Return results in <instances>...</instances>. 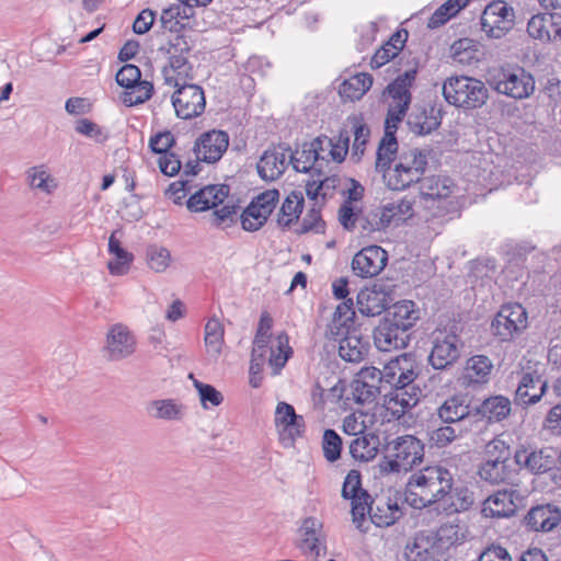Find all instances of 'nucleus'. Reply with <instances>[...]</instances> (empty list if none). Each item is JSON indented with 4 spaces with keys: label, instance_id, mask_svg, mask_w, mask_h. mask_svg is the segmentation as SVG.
Wrapping results in <instances>:
<instances>
[{
    "label": "nucleus",
    "instance_id": "obj_1",
    "mask_svg": "<svg viewBox=\"0 0 561 561\" xmlns=\"http://www.w3.org/2000/svg\"><path fill=\"white\" fill-rule=\"evenodd\" d=\"M453 472L444 466H426L408 480L404 500L413 508L421 510L439 505L451 490Z\"/></svg>",
    "mask_w": 561,
    "mask_h": 561
},
{
    "label": "nucleus",
    "instance_id": "obj_2",
    "mask_svg": "<svg viewBox=\"0 0 561 561\" xmlns=\"http://www.w3.org/2000/svg\"><path fill=\"white\" fill-rule=\"evenodd\" d=\"M424 455L425 444L416 436H397L385 444L378 471L381 476L408 472L423 462Z\"/></svg>",
    "mask_w": 561,
    "mask_h": 561
},
{
    "label": "nucleus",
    "instance_id": "obj_3",
    "mask_svg": "<svg viewBox=\"0 0 561 561\" xmlns=\"http://www.w3.org/2000/svg\"><path fill=\"white\" fill-rule=\"evenodd\" d=\"M477 473L483 482L491 485L508 484L513 481L515 469L511 446L499 437L490 440L484 447Z\"/></svg>",
    "mask_w": 561,
    "mask_h": 561
},
{
    "label": "nucleus",
    "instance_id": "obj_4",
    "mask_svg": "<svg viewBox=\"0 0 561 561\" xmlns=\"http://www.w3.org/2000/svg\"><path fill=\"white\" fill-rule=\"evenodd\" d=\"M443 95L450 105L465 110H476L486 103L489 90L479 79L456 76L445 80Z\"/></svg>",
    "mask_w": 561,
    "mask_h": 561
},
{
    "label": "nucleus",
    "instance_id": "obj_5",
    "mask_svg": "<svg viewBox=\"0 0 561 561\" xmlns=\"http://www.w3.org/2000/svg\"><path fill=\"white\" fill-rule=\"evenodd\" d=\"M491 87L500 94L514 100H524L535 92V78L520 66H504L490 80Z\"/></svg>",
    "mask_w": 561,
    "mask_h": 561
},
{
    "label": "nucleus",
    "instance_id": "obj_6",
    "mask_svg": "<svg viewBox=\"0 0 561 561\" xmlns=\"http://www.w3.org/2000/svg\"><path fill=\"white\" fill-rule=\"evenodd\" d=\"M426 165L427 157L419 149L401 152L399 161L388 174V186L394 191L409 187L412 183L421 181Z\"/></svg>",
    "mask_w": 561,
    "mask_h": 561
},
{
    "label": "nucleus",
    "instance_id": "obj_7",
    "mask_svg": "<svg viewBox=\"0 0 561 561\" xmlns=\"http://www.w3.org/2000/svg\"><path fill=\"white\" fill-rule=\"evenodd\" d=\"M294 545L302 558L319 561V558L327 553V536L322 522L313 516L304 518L297 529Z\"/></svg>",
    "mask_w": 561,
    "mask_h": 561
},
{
    "label": "nucleus",
    "instance_id": "obj_8",
    "mask_svg": "<svg viewBox=\"0 0 561 561\" xmlns=\"http://www.w3.org/2000/svg\"><path fill=\"white\" fill-rule=\"evenodd\" d=\"M528 325L526 309L518 302L501 307L491 322V333L500 342H511Z\"/></svg>",
    "mask_w": 561,
    "mask_h": 561
},
{
    "label": "nucleus",
    "instance_id": "obj_9",
    "mask_svg": "<svg viewBox=\"0 0 561 561\" xmlns=\"http://www.w3.org/2000/svg\"><path fill=\"white\" fill-rule=\"evenodd\" d=\"M432 344L428 363L434 369H448L459 359L462 343L454 331L436 329L432 333Z\"/></svg>",
    "mask_w": 561,
    "mask_h": 561
},
{
    "label": "nucleus",
    "instance_id": "obj_10",
    "mask_svg": "<svg viewBox=\"0 0 561 561\" xmlns=\"http://www.w3.org/2000/svg\"><path fill=\"white\" fill-rule=\"evenodd\" d=\"M178 89L171 101L176 116L182 119H192L201 116L206 107V98L202 87L190 82H179L174 79Z\"/></svg>",
    "mask_w": 561,
    "mask_h": 561
},
{
    "label": "nucleus",
    "instance_id": "obj_11",
    "mask_svg": "<svg viewBox=\"0 0 561 561\" xmlns=\"http://www.w3.org/2000/svg\"><path fill=\"white\" fill-rule=\"evenodd\" d=\"M515 13L503 0L489 3L480 19L481 30L490 38H501L514 26Z\"/></svg>",
    "mask_w": 561,
    "mask_h": 561
},
{
    "label": "nucleus",
    "instance_id": "obj_12",
    "mask_svg": "<svg viewBox=\"0 0 561 561\" xmlns=\"http://www.w3.org/2000/svg\"><path fill=\"white\" fill-rule=\"evenodd\" d=\"M136 337L122 323L112 325L106 334L103 347L104 357L110 362H118L131 356L136 351Z\"/></svg>",
    "mask_w": 561,
    "mask_h": 561
},
{
    "label": "nucleus",
    "instance_id": "obj_13",
    "mask_svg": "<svg viewBox=\"0 0 561 561\" xmlns=\"http://www.w3.org/2000/svg\"><path fill=\"white\" fill-rule=\"evenodd\" d=\"M442 118L440 106L425 102L413 106L408 115L407 124L413 134L425 136L432 134L440 126Z\"/></svg>",
    "mask_w": 561,
    "mask_h": 561
},
{
    "label": "nucleus",
    "instance_id": "obj_14",
    "mask_svg": "<svg viewBox=\"0 0 561 561\" xmlns=\"http://www.w3.org/2000/svg\"><path fill=\"white\" fill-rule=\"evenodd\" d=\"M388 262V253L379 245H368L358 251L352 260V270L356 276L370 278L377 276Z\"/></svg>",
    "mask_w": 561,
    "mask_h": 561
},
{
    "label": "nucleus",
    "instance_id": "obj_15",
    "mask_svg": "<svg viewBox=\"0 0 561 561\" xmlns=\"http://www.w3.org/2000/svg\"><path fill=\"white\" fill-rule=\"evenodd\" d=\"M289 154L290 146L285 142H279L265 150L256 165L259 175L265 181L280 178L290 164L289 160L287 161Z\"/></svg>",
    "mask_w": 561,
    "mask_h": 561
},
{
    "label": "nucleus",
    "instance_id": "obj_16",
    "mask_svg": "<svg viewBox=\"0 0 561 561\" xmlns=\"http://www.w3.org/2000/svg\"><path fill=\"white\" fill-rule=\"evenodd\" d=\"M229 146V135L224 130H209L203 133L194 145L198 160L207 163L219 161Z\"/></svg>",
    "mask_w": 561,
    "mask_h": 561
},
{
    "label": "nucleus",
    "instance_id": "obj_17",
    "mask_svg": "<svg viewBox=\"0 0 561 561\" xmlns=\"http://www.w3.org/2000/svg\"><path fill=\"white\" fill-rule=\"evenodd\" d=\"M523 523L530 531L550 533L561 524V508L552 503L538 504L526 513Z\"/></svg>",
    "mask_w": 561,
    "mask_h": 561
},
{
    "label": "nucleus",
    "instance_id": "obj_18",
    "mask_svg": "<svg viewBox=\"0 0 561 561\" xmlns=\"http://www.w3.org/2000/svg\"><path fill=\"white\" fill-rule=\"evenodd\" d=\"M518 493L513 489H502L489 495L482 503L481 514L485 518H505L515 515Z\"/></svg>",
    "mask_w": 561,
    "mask_h": 561
},
{
    "label": "nucleus",
    "instance_id": "obj_19",
    "mask_svg": "<svg viewBox=\"0 0 561 561\" xmlns=\"http://www.w3.org/2000/svg\"><path fill=\"white\" fill-rule=\"evenodd\" d=\"M473 409L472 397L468 393H457L443 402L437 415L445 424L461 423L467 419L474 420Z\"/></svg>",
    "mask_w": 561,
    "mask_h": 561
},
{
    "label": "nucleus",
    "instance_id": "obj_20",
    "mask_svg": "<svg viewBox=\"0 0 561 561\" xmlns=\"http://www.w3.org/2000/svg\"><path fill=\"white\" fill-rule=\"evenodd\" d=\"M473 411L474 421H485L488 424L500 423L510 416L512 402L505 396L494 394L474 404Z\"/></svg>",
    "mask_w": 561,
    "mask_h": 561
},
{
    "label": "nucleus",
    "instance_id": "obj_21",
    "mask_svg": "<svg viewBox=\"0 0 561 561\" xmlns=\"http://www.w3.org/2000/svg\"><path fill=\"white\" fill-rule=\"evenodd\" d=\"M476 505V493L463 482L453 481L451 490L437 510L446 515L460 514L470 511Z\"/></svg>",
    "mask_w": 561,
    "mask_h": 561
},
{
    "label": "nucleus",
    "instance_id": "obj_22",
    "mask_svg": "<svg viewBox=\"0 0 561 561\" xmlns=\"http://www.w3.org/2000/svg\"><path fill=\"white\" fill-rule=\"evenodd\" d=\"M230 186L227 184L207 185L190 196L186 206L191 211H205L216 208L229 196Z\"/></svg>",
    "mask_w": 561,
    "mask_h": 561
},
{
    "label": "nucleus",
    "instance_id": "obj_23",
    "mask_svg": "<svg viewBox=\"0 0 561 561\" xmlns=\"http://www.w3.org/2000/svg\"><path fill=\"white\" fill-rule=\"evenodd\" d=\"M548 388L547 380L537 371L523 374L515 391V403L528 407L540 401Z\"/></svg>",
    "mask_w": 561,
    "mask_h": 561
},
{
    "label": "nucleus",
    "instance_id": "obj_24",
    "mask_svg": "<svg viewBox=\"0 0 561 561\" xmlns=\"http://www.w3.org/2000/svg\"><path fill=\"white\" fill-rule=\"evenodd\" d=\"M373 336L376 347L381 352L402 350L410 342L409 335L398 329V324L390 323L385 318L375 328Z\"/></svg>",
    "mask_w": 561,
    "mask_h": 561
},
{
    "label": "nucleus",
    "instance_id": "obj_25",
    "mask_svg": "<svg viewBox=\"0 0 561 561\" xmlns=\"http://www.w3.org/2000/svg\"><path fill=\"white\" fill-rule=\"evenodd\" d=\"M391 215H388L383 205H371L362 208L359 216V234L363 238H371L376 232H383L391 224Z\"/></svg>",
    "mask_w": 561,
    "mask_h": 561
},
{
    "label": "nucleus",
    "instance_id": "obj_26",
    "mask_svg": "<svg viewBox=\"0 0 561 561\" xmlns=\"http://www.w3.org/2000/svg\"><path fill=\"white\" fill-rule=\"evenodd\" d=\"M340 357L348 363H360L368 355L370 343L368 336H363L360 330H353L351 334L339 343Z\"/></svg>",
    "mask_w": 561,
    "mask_h": 561
},
{
    "label": "nucleus",
    "instance_id": "obj_27",
    "mask_svg": "<svg viewBox=\"0 0 561 561\" xmlns=\"http://www.w3.org/2000/svg\"><path fill=\"white\" fill-rule=\"evenodd\" d=\"M416 73V68L405 70L387 85L385 92L392 100V105L410 107L412 101L411 88L415 81Z\"/></svg>",
    "mask_w": 561,
    "mask_h": 561
},
{
    "label": "nucleus",
    "instance_id": "obj_28",
    "mask_svg": "<svg viewBox=\"0 0 561 561\" xmlns=\"http://www.w3.org/2000/svg\"><path fill=\"white\" fill-rule=\"evenodd\" d=\"M493 369L492 360L485 355H473L466 362L463 369V385L476 387L489 382Z\"/></svg>",
    "mask_w": 561,
    "mask_h": 561
},
{
    "label": "nucleus",
    "instance_id": "obj_29",
    "mask_svg": "<svg viewBox=\"0 0 561 561\" xmlns=\"http://www.w3.org/2000/svg\"><path fill=\"white\" fill-rule=\"evenodd\" d=\"M385 369L386 377H391L392 379L388 381L392 383L393 388L396 386L411 388L420 374L419 366L407 355H403L394 365L387 366Z\"/></svg>",
    "mask_w": 561,
    "mask_h": 561
},
{
    "label": "nucleus",
    "instance_id": "obj_30",
    "mask_svg": "<svg viewBox=\"0 0 561 561\" xmlns=\"http://www.w3.org/2000/svg\"><path fill=\"white\" fill-rule=\"evenodd\" d=\"M419 310L412 300H402L393 305L392 310L388 311L385 319L390 323L398 324V329L403 331L411 339V329L419 320Z\"/></svg>",
    "mask_w": 561,
    "mask_h": 561
},
{
    "label": "nucleus",
    "instance_id": "obj_31",
    "mask_svg": "<svg viewBox=\"0 0 561 561\" xmlns=\"http://www.w3.org/2000/svg\"><path fill=\"white\" fill-rule=\"evenodd\" d=\"M118 232L122 234L119 230H115L108 238V252L114 256V260L107 263V268L112 275L126 274L134 261L133 253L122 247V242L117 238Z\"/></svg>",
    "mask_w": 561,
    "mask_h": 561
},
{
    "label": "nucleus",
    "instance_id": "obj_32",
    "mask_svg": "<svg viewBox=\"0 0 561 561\" xmlns=\"http://www.w3.org/2000/svg\"><path fill=\"white\" fill-rule=\"evenodd\" d=\"M288 158L289 163L297 172L309 173L311 170H314L318 175L322 174V163H319L317 151H314L310 141H305L301 148L295 151L290 149Z\"/></svg>",
    "mask_w": 561,
    "mask_h": 561
},
{
    "label": "nucleus",
    "instance_id": "obj_33",
    "mask_svg": "<svg viewBox=\"0 0 561 561\" xmlns=\"http://www.w3.org/2000/svg\"><path fill=\"white\" fill-rule=\"evenodd\" d=\"M190 55H174L169 57V65L163 67L162 73L167 84H174V79L179 82H188L193 80V66L188 61Z\"/></svg>",
    "mask_w": 561,
    "mask_h": 561
},
{
    "label": "nucleus",
    "instance_id": "obj_34",
    "mask_svg": "<svg viewBox=\"0 0 561 561\" xmlns=\"http://www.w3.org/2000/svg\"><path fill=\"white\" fill-rule=\"evenodd\" d=\"M373 77L369 73L362 72L344 80L339 89V93L344 101H358L371 88Z\"/></svg>",
    "mask_w": 561,
    "mask_h": 561
},
{
    "label": "nucleus",
    "instance_id": "obj_35",
    "mask_svg": "<svg viewBox=\"0 0 561 561\" xmlns=\"http://www.w3.org/2000/svg\"><path fill=\"white\" fill-rule=\"evenodd\" d=\"M379 437L367 433L356 437L350 444V454L355 460L368 462L376 458L379 451Z\"/></svg>",
    "mask_w": 561,
    "mask_h": 561
},
{
    "label": "nucleus",
    "instance_id": "obj_36",
    "mask_svg": "<svg viewBox=\"0 0 561 561\" xmlns=\"http://www.w3.org/2000/svg\"><path fill=\"white\" fill-rule=\"evenodd\" d=\"M480 43L468 38H459L450 46V56L454 62L471 66L480 60Z\"/></svg>",
    "mask_w": 561,
    "mask_h": 561
},
{
    "label": "nucleus",
    "instance_id": "obj_37",
    "mask_svg": "<svg viewBox=\"0 0 561 561\" xmlns=\"http://www.w3.org/2000/svg\"><path fill=\"white\" fill-rule=\"evenodd\" d=\"M305 204L301 191L294 190L288 194L282 204L277 215V224L283 228L289 227L302 213Z\"/></svg>",
    "mask_w": 561,
    "mask_h": 561
},
{
    "label": "nucleus",
    "instance_id": "obj_38",
    "mask_svg": "<svg viewBox=\"0 0 561 561\" xmlns=\"http://www.w3.org/2000/svg\"><path fill=\"white\" fill-rule=\"evenodd\" d=\"M356 305L363 316H379L386 310V297L381 291L364 288L357 294Z\"/></svg>",
    "mask_w": 561,
    "mask_h": 561
},
{
    "label": "nucleus",
    "instance_id": "obj_39",
    "mask_svg": "<svg viewBox=\"0 0 561 561\" xmlns=\"http://www.w3.org/2000/svg\"><path fill=\"white\" fill-rule=\"evenodd\" d=\"M451 194V181L439 176L425 178L421 182L420 198L424 202L445 199Z\"/></svg>",
    "mask_w": 561,
    "mask_h": 561
},
{
    "label": "nucleus",
    "instance_id": "obj_40",
    "mask_svg": "<svg viewBox=\"0 0 561 561\" xmlns=\"http://www.w3.org/2000/svg\"><path fill=\"white\" fill-rule=\"evenodd\" d=\"M398 148L397 136H390V133H383V137L376 152V169L379 172L386 173L390 170L391 163L396 159Z\"/></svg>",
    "mask_w": 561,
    "mask_h": 561
},
{
    "label": "nucleus",
    "instance_id": "obj_41",
    "mask_svg": "<svg viewBox=\"0 0 561 561\" xmlns=\"http://www.w3.org/2000/svg\"><path fill=\"white\" fill-rule=\"evenodd\" d=\"M347 125L351 126L350 131L354 135L353 156H356L358 159H360V157L364 154L365 146L370 136V129L365 123L362 114H354L348 116Z\"/></svg>",
    "mask_w": 561,
    "mask_h": 561
},
{
    "label": "nucleus",
    "instance_id": "obj_42",
    "mask_svg": "<svg viewBox=\"0 0 561 561\" xmlns=\"http://www.w3.org/2000/svg\"><path fill=\"white\" fill-rule=\"evenodd\" d=\"M147 411L152 417L167 421L181 420L183 415V407L172 399L153 400Z\"/></svg>",
    "mask_w": 561,
    "mask_h": 561
},
{
    "label": "nucleus",
    "instance_id": "obj_43",
    "mask_svg": "<svg viewBox=\"0 0 561 561\" xmlns=\"http://www.w3.org/2000/svg\"><path fill=\"white\" fill-rule=\"evenodd\" d=\"M470 0H447L445 3L439 5L432 16L428 19V28H437L448 22L455 16L461 9H463Z\"/></svg>",
    "mask_w": 561,
    "mask_h": 561
},
{
    "label": "nucleus",
    "instance_id": "obj_44",
    "mask_svg": "<svg viewBox=\"0 0 561 561\" xmlns=\"http://www.w3.org/2000/svg\"><path fill=\"white\" fill-rule=\"evenodd\" d=\"M554 15L551 13H540L531 16L527 24V33L530 37L541 42L551 41L550 27L554 26Z\"/></svg>",
    "mask_w": 561,
    "mask_h": 561
},
{
    "label": "nucleus",
    "instance_id": "obj_45",
    "mask_svg": "<svg viewBox=\"0 0 561 561\" xmlns=\"http://www.w3.org/2000/svg\"><path fill=\"white\" fill-rule=\"evenodd\" d=\"M224 324L217 318H210L205 325V345L209 353L218 356L224 345Z\"/></svg>",
    "mask_w": 561,
    "mask_h": 561
},
{
    "label": "nucleus",
    "instance_id": "obj_46",
    "mask_svg": "<svg viewBox=\"0 0 561 561\" xmlns=\"http://www.w3.org/2000/svg\"><path fill=\"white\" fill-rule=\"evenodd\" d=\"M277 340V352L271 348V356L268 363L273 368V375H278L286 365L287 360L293 355V348L288 343V334L282 331L276 336Z\"/></svg>",
    "mask_w": 561,
    "mask_h": 561
},
{
    "label": "nucleus",
    "instance_id": "obj_47",
    "mask_svg": "<svg viewBox=\"0 0 561 561\" xmlns=\"http://www.w3.org/2000/svg\"><path fill=\"white\" fill-rule=\"evenodd\" d=\"M277 428L282 444L285 447H290L295 444L297 438L304 435L306 423L302 415H297L286 421V423Z\"/></svg>",
    "mask_w": 561,
    "mask_h": 561
},
{
    "label": "nucleus",
    "instance_id": "obj_48",
    "mask_svg": "<svg viewBox=\"0 0 561 561\" xmlns=\"http://www.w3.org/2000/svg\"><path fill=\"white\" fill-rule=\"evenodd\" d=\"M270 215L264 214L253 202L243 209L240 220L242 229L249 232L260 230L267 221Z\"/></svg>",
    "mask_w": 561,
    "mask_h": 561
},
{
    "label": "nucleus",
    "instance_id": "obj_49",
    "mask_svg": "<svg viewBox=\"0 0 561 561\" xmlns=\"http://www.w3.org/2000/svg\"><path fill=\"white\" fill-rule=\"evenodd\" d=\"M153 91V84L150 81L144 80L135 85V89L123 92L121 99L124 105L130 107L148 101L152 96Z\"/></svg>",
    "mask_w": 561,
    "mask_h": 561
},
{
    "label": "nucleus",
    "instance_id": "obj_50",
    "mask_svg": "<svg viewBox=\"0 0 561 561\" xmlns=\"http://www.w3.org/2000/svg\"><path fill=\"white\" fill-rule=\"evenodd\" d=\"M342 437L332 428H327L322 436V451L327 461L335 462L341 458Z\"/></svg>",
    "mask_w": 561,
    "mask_h": 561
},
{
    "label": "nucleus",
    "instance_id": "obj_51",
    "mask_svg": "<svg viewBox=\"0 0 561 561\" xmlns=\"http://www.w3.org/2000/svg\"><path fill=\"white\" fill-rule=\"evenodd\" d=\"M420 396L421 389L419 386L412 385L411 388L396 386L391 392V400L405 411L417 404Z\"/></svg>",
    "mask_w": 561,
    "mask_h": 561
},
{
    "label": "nucleus",
    "instance_id": "obj_52",
    "mask_svg": "<svg viewBox=\"0 0 561 561\" xmlns=\"http://www.w3.org/2000/svg\"><path fill=\"white\" fill-rule=\"evenodd\" d=\"M346 500L351 501L353 523L355 524L356 528H360L364 520L366 519L368 511H371V505L375 504V500L369 493L368 496L355 494L354 496L347 497Z\"/></svg>",
    "mask_w": 561,
    "mask_h": 561
},
{
    "label": "nucleus",
    "instance_id": "obj_53",
    "mask_svg": "<svg viewBox=\"0 0 561 561\" xmlns=\"http://www.w3.org/2000/svg\"><path fill=\"white\" fill-rule=\"evenodd\" d=\"M190 378L193 379V385L198 392V397L204 409H208L209 405L218 407L222 403L224 396L214 386L195 379L193 374H190Z\"/></svg>",
    "mask_w": 561,
    "mask_h": 561
},
{
    "label": "nucleus",
    "instance_id": "obj_54",
    "mask_svg": "<svg viewBox=\"0 0 561 561\" xmlns=\"http://www.w3.org/2000/svg\"><path fill=\"white\" fill-rule=\"evenodd\" d=\"M193 46L194 42L190 36L184 33L179 34L178 32L169 38L168 45L160 47L159 50L164 51L169 57L174 55H190Z\"/></svg>",
    "mask_w": 561,
    "mask_h": 561
},
{
    "label": "nucleus",
    "instance_id": "obj_55",
    "mask_svg": "<svg viewBox=\"0 0 561 561\" xmlns=\"http://www.w3.org/2000/svg\"><path fill=\"white\" fill-rule=\"evenodd\" d=\"M369 518L377 527H389L396 523V517L391 516L389 502L385 499L375 500L371 511H368Z\"/></svg>",
    "mask_w": 561,
    "mask_h": 561
},
{
    "label": "nucleus",
    "instance_id": "obj_56",
    "mask_svg": "<svg viewBox=\"0 0 561 561\" xmlns=\"http://www.w3.org/2000/svg\"><path fill=\"white\" fill-rule=\"evenodd\" d=\"M355 322H348L336 317H332V320L328 323L324 332V336L328 340L341 342L351 334V331L357 330Z\"/></svg>",
    "mask_w": 561,
    "mask_h": 561
},
{
    "label": "nucleus",
    "instance_id": "obj_57",
    "mask_svg": "<svg viewBox=\"0 0 561 561\" xmlns=\"http://www.w3.org/2000/svg\"><path fill=\"white\" fill-rule=\"evenodd\" d=\"M359 216H362V208L357 210L350 201H344L337 211L339 222L350 232L359 227Z\"/></svg>",
    "mask_w": 561,
    "mask_h": 561
},
{
    "label": "nucleus",
    "instance_id": "obj_58",
    "mask_svg": "<svg viewBox=\"0 0 561 561\" xmlns=\"http://www.w3.org/2000/svg\"><path fill=\"white\" fill-rule=\"evenodd\" d=\"M325 222L321 217L320 207H317V204H314L306 214L304 217L299 229L297 232L299 234H305L310 231H314L317 233L324 232Z\"/></svg>",
    "mask_w": 561,
    "mask_h": 561
},
{
    "label": "nucleus",
    "instance_id": "obj_59",
    "mask_svg": "<svg viewBox=\"0 0 561 561\" xmlns=\"http://www.w3.org/2000/svg\"><path fill=\"white\" fill-rule=\"evenodd\" d=\"M414 202L403 197L399 202L383 204L388 215H391L390 221H405L413 215Z\"/></svg>",
    "mask_w": 561,
    "mask_h": 561
},
{
    "label": "nucleus",
    "instance_id": "obj_60",
    "mask_svg": "<svg viewBox=\"0 0 561 561\" xmlns=\"http://www.w3.org/2000/svg\"><path fill=\"white\" fill-rule=\"evenodd\" d=\"M115 80L118 85L125 88L126 91L129 89H135V85L140 83L141 80V71L140 69L133 64H125L116 73Z\"/></svg>",
    "mask_w": 561,
    "mask_h": 561
},
{
    "label": "nucleus",
    "instance_id": "obj_61",
    "mask_svg": "<svg viewBox=\"0 0 561 561\" xmlns=\"http://www.w3.org/2000/svg\"><path fill=\"white\" fill-rule=\"evenodd\" d=\"M355 494L368 496V491L362 486V474L358 470L352 469L346 474L341 495L343 499L352 497Z\"/></svg>",
    "mask_w": 561,
    "mask_h": 561
},
{
    "label": "nucleus",
    "instance_id": "obj_62",
    "mask_svg": "<svg viewBox=\"0 0 561 561\" xmlns=\"http://www.w3.org/2000/svg\"><path fill=\"white\" fill-rule=\"evenodd\" d=\"M403 557L405 561H434L437 559L432 549L420 543L416 539L405 545Z\"/></svg>",
    "mask_w": 561,
    "mask_h": 561
},
{
    "label": "nucleus",
    "instance_id": "obj_63",
    "mask_svg": "<svg viewBox=\"0 0 561 561\" xmlns=\"http://www.w3.org/2000/svg\"><path fill=\"white\" fill-rule=\"evenodd\" d=\"M461 432L462 430H457L450 425L439 426L430 433V442L437 448H443L460 436Z\"/></svg>",
    "mask_w": 561,
    "mask_h": 561
},
{
    "label": "nucleus",
    "instance_id": "obj_64",
    "mask_svg": "<svg viewBox=\"0 0 561 561\" xmlns=\"http://www.w3.org/2000/svg\"><path fill=\"white\" fill-rule=\"evenodd\" d=\"M274 320L272 316L267 311H263L260 316V320L257 323L255 336L253 340L254 345H259V348L263 346H268L272 333L271 330L273 328Z\"/></svg>",
    "mask_w": 561,
    "mask_h": 561
}]
</instances>
